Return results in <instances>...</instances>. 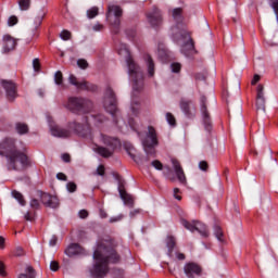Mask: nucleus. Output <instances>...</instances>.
Segmentation results:
<instances>
[{
    "instance_id": "obj_1",
    "label": "nucleus",
    "mask_w": 278,
    "mask_h": 278,
    "mask_svg": "<svg viewBox=\"0 0 278 278\" xmlns=\"http://www.w3.org/2000/svg\"><path fill=\"white\" fill-rule=\"evenodd\" d=\"M116 247L118 243L114 239L102 240L97 250L93 252V258H96L97 264L91 270L92 277L101 278L108 275L109 264H118L121 262V255L116 252Z\"/></svg>"
},
{
    "instance_id": "obj_2",
    "label": "nucleus",
    "mask_w": 278,
    "mask_h": 278,
    "mask_svg": "<svg viewBox=\"0 0 278 278\" xmlns=\"http://www.w3.org/2000/svg\"><path fill=\"white\" fill-rule=\"evenodd\" d=\"M0 155L5 157L4 167L9 172L15 170L21 173L31 166L29 156L25 152L16 149V141L12 138H5L0 143Z\"/></svg>"
},
{
    "instance_id": "obj_3",
    "label": "nucleus",
    "mask_w": 278,
    "mask_h": 278,
    "mask_svg": "<svg viewBox=\"0 0 278 278\" xmlns=\"http://www.w3.org/2000/svg\"><path fill=\"white\" fill-rule=\"evenodd\" d=\"M118 54L126 56L128 75L131 77L134 81V92H140V90L144 88V83L142 81L143 76L142 72L140 71V67L136 64V62H134V59H131V56L129 55V50L127 49V46H122V48L118 50Z\"/></svg>"
},
{
    "instance_id": "obj_4",
    "label": "nucleus",
    "mask_w": 278,
    "mask_h": 278,
    "mask_svg": "<svg viewBox=\"0 0 278 278\" xmlns=\"http://www.w3.org/2000/svg\"><path fill=\"white\" fill-rule=\"evenodd\" d=\"M172 31L174 36H180L187 42L182 46L181 51L185 55H190L194 51V41L190 37V33H188V29H186V25L178 24L172 28Z\"/></svg>"
},
{
    "instance_id": "obj_5",
    "label": "nucleus",
    "mask_w": 278,
    "mask_h": 278,
    "mask_svg": "<svg viewBox=\"0 0 278 278\" xmlns=\"http://www.w3.org/2000/svg\"><path fill=\"white\" fill-rule=\"evenodd\" d=\"M67 108L74 113L88 114V112H92V108H94V104L88 99L70 98L67 102Z\"/></svg>"
},
{
    "instance_id": "obj_6",
    "label": "nucleus",
    "mask_w": 278,
    "mask_h": 278,
    "mask_svg": "<svg viewBox=\"0 0 278 278\" xmlns=\"http://www.w3.org/2000/svg\"><path fill=\"white\" fill-rule=\"evenodd\" d=\"M142 144L147 155H155V149L153 147H157V132L152 126L148 127V134Z\"/></svg>"
},
{
    "instance_id": "obj_7",
    "label": "nucleus",
    "mask_w": 278,
    "mask_h": 278,
    "mask_svg": "<svg viewBox=\"0 0 278 278\" xmlns=\"http://www.w3.org/2000/svg\"><path fill=\"white\" fill-rule=\"evenodd\" d=\"M68 128L74 131V134H77V136H81L83 138H86V136H90L91 128L90 123H88V117H84L83 122L74 121L68 124Z\"/></svg>"
},
{
    "instance_id": "obj_8",
    "label": "nucleus",
    "mask_w": 278,
    "mask_h": 278,
    "mask_svg": "<svg viewBox=\"0 0 278 278\" xmlns=\"http://www.w3.org/2000/svg\"><path fill=\"white\" fill-rule=\"evenodd\" d=\"M123 16V9L115 4H110L108 7L106 21L115 27L118 28L121 26V17Z\"/></svg>"
},
{
    "instance_id": "obj_9",
    "label": "nucleus",
    "mask_w": 278,
    "mask_h": 278,
    "mask_svg": "<svg viewBox=\"0 0 278 278\" xmlns=\"http://www.w3.org/2000/svg\"><path fill=\"white\" fill-rule=\"evenodd\" d=\"M181 225L185 227V229H188V231H191V233H194V231H199L202 238H207V236H210V231H207V227L205 226V224L201 222H197V220L188 222L186 219H182Z\"/></svg>"
},
{
    "instance_id": "obj_10",
    "label": "nucleus",
    "mask_w": 278,
    "mask_h": 278,
    "mask_svg": "<svg viewBox=\"0 0 278 278\" xmlns=\"http://www.w3.org/2000/svg\"><path fill=\"white\" fill-rule=\"evenodd\" d=\"M206 103H207V98H205V96H202L200 98V112L202 116V123L206 131H212V115H210V111H207Z\"/></svg>"
},
{
    "instance_id": "obj_11",
    "label": "nucleus",
    "mask_w": 278,
    "mask_h": 278,
    "mask_svg": "<svg viewBox=\"0 0 278 278\" xmlns=\"http://www.w3.org/2000/svg\"><path fill=\"white\" fill-rule=\"evenodd\" d=\"M104 109L109 114H116V94L110 87L106 88L104 93Z\"/></svg>"
},
{
    "instance_id": "obj_12",
    "label": "nucleus",
    "mask_w": 278,
    "mask_h": 278,
    "mask_svg": "<svg viewBox=\"0 0 278 278\" xmlns=\"http://www.w3.org/2000/svg\"><path fill=\"white\" fill-rule=\"evenodd\" d=\"M0 84L3 88V90L5 91V97H7L8 101H14L16 99V97H18L17 87L14 81L8 80V79H2V80H0Z\"/></svg>"
},
{
    "instance_id": "obj_13",
    "label": "nucleus",
    "mask_w": 278,
    "mask_h": 278,
    "mask_svg": "<svg viewBox=\"0 0 278 278\" xmlns=\"http://www.w3.org/2000/svg\"><path fill=\"white\" fill-rule=\"evenodd\" d=\"M184 273L187 278H199L203 275V267L197 263H186L184 266Z\"/></svg>"
},
{
    "instance_id": "obj_14",
    "label": "nucleus",
    "mask_w": 278,
    "mask_h": 278,
    "mask_svg": "<svg viewBox=\"0 0 278 278\" xmlns=\"http://www.w3.org/2000/svg\"><path fill=\"white\" fill-rule=\"evenodd\" d=\"M100 142L104 144V147H108L109 149H113V151H116V149L121 147L119 138L112 137L105 134H100Z\"/></svg>"
},
{
    "instance_id": "obj_15",
    "label": "nucleus",
    "mask_w": 278,
    "mask_h": 278,
    "mask_svg": "<svg viewBox=\"0 0 278 278\" xmlns=\"http://www.w3.org/2000/svg\"><path fill=\"white\" fill-rule=\"evenodd\" d=\"M68 81L70 84H72V86H76L77 90H91L94 91L97 90V86L84 80V81H77V77H75V75H70L68 77Z\"/></svg>"
},
{
    "instance_id": "obj_16",
    "label": "nucleus",
    "mask_w": 278,
    "mask_h": 278,
    "mask_svg": "<svg viewBox=\"0 0 278 278\" xmlns=\"http://www.w3.org/2000/svg\"><path fill=\"white\" fill-rule=\"evenodd\" d=\"M148 22L152 27H160L162 25V12L160 9L154 8L152 12L148 13Z\"/></svg>"
},
{
    "instance_id": "obj_17",
    "label": "nucleus",
    "mask_w": 278,
    "mask_h": 278,
    "mask_svg": "<svg viewBox=\"0 0 278 278\" xmlns=\"http://www.w3.org/2000/svg\"><path fill=\"white\" fill-rule=\"evenodd\" d=\"M16 49V40L12 35H3L2 37V51L3 53H10Z\"/></svg>"
},
{
    "instance_id": "obj_18",
    "label": "nucleus",
    "mask_w": 278,
    "mask_h": 278,
    "mask_svg": "<svg viewBox=\"0 0 278 278\" xmlns=\"http://www.w3.org/2000/svg\"><path fill=\"white\" fill-rule=\"evenodd\" d=\"M50 132L54 138H71V136H73V132L70 129L63 128L59 125L51 126Z\"/></svg>"
},
{
    "instance_id": "obj_19",
    "label": "nucleus",
    "mask_w": 278,
    "mask_h": 278,
    "mask_svg": "<svg viewBox=\"0 0 278 278\" xmlns=\"http://www.w3.org/2000/svg\"><path fill=\"white\" fill-rule=\"evenodd\" d=\"M256 110L257 112H266V100L264 99V86H257L256 96Z\"/></svg>"
},
{
    "instance_id": "obj_20",
    "label": "nucleus",
    "mask_w": 278,
    "mask_h": 278,
    "mask_svg": "<svg viewBox=\"0 0 278 278\" xmlns=\"http://www.w3.org/2000/svg\"><path fill=\"white\" fill-rule=\"evenodd\" d=\"M41 203L46 205V207H60V200L55 195H51L49 193H43L41 195Z\"/></svg>"
},
{
    "instance_id": "obj_21",
    "label": "nucleus",
    "mask_w": 278,
    "mask_h": 278,
    "mask_svg": "<svg viewBox=\"0 0 278 278\" xmlns=\"http://www.w3.org/2000/svg\"><path fill=\"white\" fill-rule=\"evenodd\" d=\"M172 164L174 166V170L176 173V177L178 181H180L181 184H184V186H186L187 184L186 174L184 173V168L181 167V164L176 159H172Z\"/></svg>"
},
{
    "instance_id": "obj_22",
    "label": "nucleus",
    "mask_w": 278,
    "mask_h": 278,
    "mask_svg": "<svg viewBox=\"0 0 278 278\" xmlns=\"http://www.w3.org/2000/svg\"><path fill=\"white\" fill-rule=\"evenodd\" d=\"M83 252H84V249H81L79 244L72 243L65 250V255H67V257H75V255H80V253Z\"/></svg>"
},
{
    "instance_id": "obj_23",
    "label": "nucleus",
    "mask_w": 278,
    "mask_h": 278,
    "mask_svg": "<svg viewBox=\"0 0 278 278\" xmlns=\"http://www.w3.org/2000/svg\"><path fill=\"white\" fill-rule=\"evenodd\" d=\"M96 153H98V155H100L101 157H112V155H114V151L116 150H113L112 148H105L103 146H98L96 147L94 149Z\"/></svg>"
},
{
    "instance_id": "obj_24",
    "label": "nucleus",
    "mask_w": 278,
    "mask_h": 278,
    "mask_svg": "<svg viewBox=\"0 0 278 278\" xmlns=\"http://www.w3.org/2000/svg\"><path fill=\"white\" fill-rule=\"evenodd\" d=\"M146 64L148 66V73L150 77H153L155 75V63L153 62V59L151 55L147 54L144 56Z\"/></svg>"
},
{
    "instance_id": "obj_25",
    "label": "nucleus",
    "mask_w": 278,
    "mask_h": 278,
    "mask_svg": "<svg viewBox=\"0 0 278 278\" xmlns=\"http://www.w3.org/2000/svg\"><path fill=\"white\" fill-rule=\"evenodd\" d=\"M45 18V14L37 15L33 23L30 24V31H36L38 27L42 25V20Z\"/></svg>"
},
{
    "instance_id": "obj_26",
    "label": "nucleus",
    "mask_w": 278,
    "mask_h": 278,
    "mask_svg": "<svg viewBox=\"0 0 278 278\" xmlns=\"http://www.w3.org/2000/svg\"><path fill=\"white\" fill-rule=\"evenodd\" d=\"M118 192L123 201H125L126 203H131V195H129L127 191H125L123 182H119Z\"/></svg>"
},
{
    "instance_id": "obj_27",
    "label": "nucleus",
    "mask_w": 278,
    "mask_h": 278,
    "mask_svg": "<svg viewBox=\"0 0 278 278\" xmlns=\"http://www.w3.org/2000/svg\"><path fill=\"white\" fill-rule=\"evenodd\" d=\"M27 274H20L17 278H36V269L33 266H26Z\"/></svg>"
},
{
    "instance_id": "obj_28",
    "label": "nucleus",
    "mask_w": 278,
    "mask_h": 278,
    "mask_svg": "<svg viewBox=\"0 0 278 278\" xmlns=\"http://www.w3.org/2000/svg\"><path fill=\"white\" fill-rule=\"evenodd\" d=\"M15 129H16L17 134H20V136H23V135L29 132V126H27V124H25V123H17L15 125Z\"/></svg>"
},
{
    "instance_id": "obj_29",
    "label": "nucleus",
    "mask_w": 278,
    "mask_h": 278,
    "mask_svg": "<svg viewBox=\"0 0 278 278\" xmlns=\"http://www.w3.org/2000/svg\"><path fill=\"white\" fill-rule=\"evenodd\" d=\"M12 197L20 203V205H22V206L26 205L25 198L23 197V193L16 191V190H13Z\"/></svg>"
},
{
    "instance_id": "obj_30",
    "label": "nucleus",
    "mask_w": 278,
    "mask_h": 278,
    "mask_svg": "<svg viewBox=\"0 0 278 278\" xmlns=\"http://www.w3.org/2000/svg\"><path fill=\"white\" fill-rule=\"evenodd\" d=\"M18 7H20V10H22V12H27V10L31 8V0H20Z\"/></svg>"
},
{
    "instance_id": "obj_31",
    "label": "nucleus",
    "mask_w": 278,
    "mask_h": 278,
    "mask_svg": "<svg viewBox=\"0 0 278 278\" xmlns=\"http://www.w3.org/2000/svg\"><path fill=\"white\" fill-rule=\"evenodd\" d=\"M166 244H167L168 253H173V249H175V244H177L175 237L173 236L167 237Z\"/></svg>"
},
{
    "instance_id": "obj_32",
    "label": "nucleus",
    "mask_w": 278,
    "mask_h": 278,
    "mask_svg": "<svg viewBox=\"0 0 278 278\" xmlns=\"http://www.w3.org/2000/svg\"><path fill=\"white\" fill-rule=\"evenodd\" d=\"M214 236L217 238V240L219 242H224L225 241L223 239L225 235L223 233V228H220V226H215L214 227Z\"/></svg>"
},
{
    "instance_id": "obj_33",
    "label": "nucleus",
    "mask_w": 278,
    "mask_h": 278,
    "mask_svg": "<svg viewBox=\"0 0 278 278\" xmlns=\"http://www.w3.org/2000/svg\"><path fill=\"white\" fill-rule=\"evenodd\" d=\"M180 109L187 116L190 115V101L181 100Z\"/></svg>"
},
{
    "instance_id": "obj_34",
    "label": "nucleus",
    "mask_w": 278,
    "mask_h": 278,
    "mask_svg": "<svg viewBox=\"0 0 278 278\" xmlns=\"http://www.w3.org/2000/svg\"><path fill=\"white\" fill-rule=\"evenodd\" d=\"M163 175L169 179V181H175V175H173V169H170L169 166L164 167Z\"/></svg>"
},
{
    "instance_id": "obj_35",
    "label": "nucleus",
    "mask_w": 278,
    "mask_h": 278,
    "mask_svg": "<svg viewBox=\"0 0 278 278\" xmlns=\"http://www.w3.org/2000/svg\"><path fill=\"white\" fill-rule=\"evenodd\" d=\"M88 18H94L96 16H99V8L92 7L87 11Z\"/></svg>"
},
{
    "instance_id": "obj_36",
    "label": "nucleus",
    "mask_w": 278,
    "mask_h": 278,
    "mask_svg": "<svg viewBox=\"0 0 278 278\" xmlns=\"http://www.w3.org/2000/svg\"><path fill=\"white\" fill-rule=\"evenodd\" d=\"M54 81H55L56 86H62V84H63V81H64V77H63L61 71H58V72L54 74Z\"/></svg>"
},
{
    "instance_id": "obj_37",
    "label": "nucleus",
    "mask_w": 278,
    "mask_h": 278,
    "mask_svg": "<svg viewBox=\"0 0 278 278\" xmlns=\"http://www.w3.org/2000/svg\"><path fill=\"white\" fill-rule=\"evenodd\" d=\"M60 38L63 39V40H71L72 34H71V31L64 29V30L61 31Z\"/></svg>"
},
{
    "instance_id": "obj_38",
    "label": "nucleus",
    "mask_w": 278,
    "mask_h": 278,
    "mask_svg": "<svg viewBox=\"0 0 278 278\" xmlns=\"http://www.w3.org/2000/svg\"><path fill=\"white\" fill-rule=\"evenodd\" d=\"M151 165L156 169V170H164V165L162 162L154 160L152 161Z\"/></svg>"
},
{
    "instance_id": "obj_39",
    "label": "nucleus",
    "mask_w": 278,
    "mask_h": 278,
    "mask_svg": "<svg viewBox=\"0 0 278 278\" xmlns=\"http://www.w3.org/2000/svg\"><path fill=\"white\" fill-rule=\"evenodd\" d=\"M16 23H18V17H16L14 15L9 17V20H8L9 27H14V25H16Z\"/></svg>"
},
{
    "instance_id": "obj_40",
    "label": "nucleus",
    "mask_w": 278,
    "mask_h": 278,
    "mask_svg": "<svg viewBox=\"0 0 278 278\" xmlns=\"http://www.w3.org/2000/svg\"><path fill=\"white\" fill-rule=\"evenodd\" d=\"M66 189H67L70 192H76V191H77V184H75V182H73V181L67 182Z\"/></svg>"
},
{
    "instance_id": "obj_41",
    "label": "nucleus",
    "mask_w": 278,
    "mask_h": 278,
    "mask_svg": "<svg viewBox=\"0 0 278 278\" xmlns=\"http://www.w3.org/2000/svg\"><path fill=\"white\" fill-rule=\"evenodd\" d=\"M77 66H79V68L86 70L88 68V61H86L85 59H79L77 61Z\"/></svg>"
},
{
    "instance_id": "obj_42",
    "label": "nucleus",
    "mask_w": 278,
    "mask_h": 278,
    "mask_svg": "<svg viewBox=\"0 0 278 278\" xmlns=\"http://www.w3.org/2000/svg\"><path fill=\"white\" fill-rule=\"evenodd\" d=\"M139 109H140V102L132 100L131 110H132L134 114H138Z\"/></svg>"
},
{
    "instance_id": "obj_43",
    "label": "nucleus",
    "mask_w": 278,
    "mask_h": 278,
    "mask_svg": "<svg viewBox=\"0 0 278 278\" xmlns=\"http://www.w3.org/2000/svg\"><path fill=\"white\" fill-rule=\"evenodd\" d=\"M50 269L53 270V273H58V270H60V263L52 261L50 263Z\"/></svg>"
},
{
    "instance_id": "obj_44",
    "label": "nucleus",
    "mask_w": 278,
    "mask_h": 278,
    "mask_svg": "<svg viewBox=\"0 0 278 278\" xmlns=\"http://www.w3.org/2000/svg\"><path fill=\"white\" fill-rule=\"evenodd\" d=\"M170 68H172V73H179V71H181V64L180 63H172Z\"/></svg>"
},
{
    "instance_id": "obj_45",
    "label": "nucleus",
    "mask_w": 278,
    "mask_h": 278,
    "mask_svg": "<svg viewBox=\"0 0 278 278\" xmlns=\"http://www.w3.org/2000/svg\"><path fill=\"white\" fill-rule=\"evenodd\" d=\"M33 67L36 73L40 71V59L33 60Z\"/></svg>"
},
{
    "instance_id": "obj_46",
    "label": "nucleus",
    "mask_w": 278,
    "mask_h": 278,
    "mask_svg": "<svg viewBox=\"0 0 278 278\" xmlns=\"http://www.w3.org/2000/svg\"><path fill=\"white\" fill-rule=\"evenodd\" d=\"M173 17L175 18V21H178V18H181V8L174 9Z\"/></svg>"
},
{
    "instance_id": "obj_47",
    "label": "nucleus",
    "mask_w": 278,
    "mask_h": 278,
    "mask_svg": "<svg viewBox=\"0 0 278 278\" xmlns=\"http://www.w3.org/2000/svg\"><path fill=\"white\" fill-rule=\"evenodd\" d=\"M166 121L169 125H175V116L170 113L166 114Z\"/></svg>"
},
{
    "instance_id": "obj_48",
    "label": "nucleus",
    "mask_w": 278,
    "mask_h": 278,
    "mask_svg": "<svg viewBox=\"0 0 278 278\" xmlns=\"http://www.w3.org/2000/svg\"><path fill=\"white\" fill-rule=\"evenodd\" d=\"M15 255L16 257H23V255H25V250H23L21 247H17L15 249Z\"/></svg>"
},
{
    "instance_id": "obj_49",
    "label": "nucleus",
    "mask_w": 278,
    "mask_h": 278,
    "mask_svg": "<svg viewBox=\"0 0 278 278\" xmlns=\"http://www.w3.org/2000/svg\"><path fill=\"white\" fill-rule=\"evenodd\" d=\"M97 175H100V177H103V175H105V166L99 165L97 168Z\"/></svg>"
},
{
    "instance_id": "obj_50",
    "label": "nucleus",
    "mask_w": 278,
    "mask_h": 278,
    "mask_svg": "<svg viewBox=\"0 0 278 278\" xmlns=\"http://www.w3.org/2000/svg\"><path fill=\"white\" fill-rule=\"evenodd\" d=\"M30 207H33V210H38V207H40V202H38L36 199H33L30 201Z\"/></svg>"
},
{
    "instance_id": "obj_51",
    "label": "nucleus",
    "mask_w": 278,
    "mask_h": 278,
    "mask_svg": "<svg viewBox=\"0 0 278 278\" xmlns=\"http://www.w3.org/2000/svg\"><path fill=\"white\" fill-rule=\"evenodd\" d=\"M199 168H200V170H207V168H208L207 162L201 161L199 163Z\"/></svg>"
},
{
    "instance_id": "obj_52",
    "label": "nucleus",
    "mask_w": 278,
    "mask_h": 278,
    "mask_svg": "<svg viewBox=\"0 0 278 278\" xmlns=\"http://www.w3.org/2000/svg\"><path fill=\"white\" fill-rule=\"evenodd\" d=\"M0 275H1V277H5V275H7L5 265L3 264V262H0Z\"/></svg>"
},
{
    "instance_id": "obj_53",
    "label": "nucleus",
    "mask_w": 278,
    "mask_h": 278,
    "mask_svg": "<svg viewBox=\"0 0 278 278\" xmlns=\"http://www.w3.org/2000/svg\"><path fill=\"white\" fill-rule=\"evenodd\" d=\"M92 29L93 31H103V24H94Z\"/></svg>"
},
{
    "instance_id": "obj_54",
    "label": "nucleus",
    "mask_w": 278,
    "mask_h": 278,
    "mask_svg": "<svg viewBox=\"0 0 278 278\" xmlns=\"http://www.w3.org/2000/svg\"><path fill=\"white\" fill-rule=\"evenodd\" d=\"M56 179H59L60 181H66L67 177L65 176L64 173H58Z\"/></svg>"
},
{
    "instance_id": "obj_55",
    "label": "nucleus",
    "mask_w": 278,
    "mask_h": 278,
    "mask_svg": "<svg viewBox=\"0 0 278 278\" xmlns=\"http://www.w3.org/2000/svg\"><path fill=\"white\" fill-rule=\"evenodd\" d=\"M79 218H88V211L81 210L78 213Z\"/></svg>"
},
{
    "instance_id": "obj_56",
    "label": "nucleus",
    "mask_w": 278,
    "mask_h": 278,
    "mask_svg": "<svg viewBox=\"0 0 278 278\" xmlns=\"http://www.w3.org/2000/svg\"><path fill=\"white\" fill-rule=\"evenodd\" d=\"M97 123H105V117L101 114L94 116Z\"/></svg>"
},
{
    "instance_id": "obj_57",
    "label": "nucleus",
    "mask_w": 278,
    "mask_h": 278,
    "mask_svg": "<svg viewBox=\"0 0 278 278\" xmlns=\"http://www.w3.org/2000/svg\"><path fill=\"white\" fill-rule=\"evenodd\" d=\"M50 247H55L58 244V237L53 236L49 241Z\"/></svg>"
},
{
    "instance_id": "obj_58",
    "label": "nucleus",
    "mask_w": 278,
    "mask_h": 278,
    "mask_svg": "<svg viewBox=\"0 0 278 278\" xmlns=\"http://www.w3.org/2000/svg\"><path fill=\"white\" fill-rule=\"evenodd\" d=\"M179 194V188H174V198L177 199V201H181V195Z\"/></svg>"
},
{
    "instance_id": "obj_59",
    "label": "nucleus",
    "mask_w": 278,
    "mask_h": 278,
    "mask_svg": "<svg viewBox=\"0 0 278 278\" xmlns=\"http://www.w3.org/2000/svg\"><path fill=\"white\" fill-rule=\"evenodd\" d=\"M62 160L63 162H66V163L71 162V154L68 153L62 154Z\"/></svg>"
},
{
    "instance_id": "obj_60",
    "label": "nucleus",
    "mask_w": 278,
    "mask_h": 278,
    "mask_svg": "<svg viewBox=\"0 0 278 278\" xmlns=\"http://www.w3.org/2000/svg\"><path fill=\"white\" fill-rule=\"evenodd\" d=\"M118 220H123V215H119L117 217H112L110 219V223H118Z\"/></svg>"
},
{
    "instance_id": "obj_61",
    "label": "nucleus",
    "mask_w": 278,
    "mask_h": 278,
    "mask_svg": "<svg viewBox=\"0 0 278 278\" xmlns=\"http://www.w3.org/2000/svg\"><path fill=\"white\" fill-rule=\"evenodd\" d=\"M257 81H260V75L255 74L251 81L252 86H255V84H257Z\"/></svg>"
},
{
    "instance_id": "obj_62",
    "label": "nucleus",
    "mask_w": 278,
    "mask_h": 278,
    "mask_svg": "<svg viewBox=\"0 0 278 278\" xmlns=\"http://www.w3.org/2000/svg\"><path fill=\"white\" fill-rule=\"evenodd\" d=\"M4 247H5V239L2 236H0V249H4Z\"/></svg>"
},
{
    "instance_id": "obj_63",
    "label": "nucleus",
    "mask_w": 278,
    "mask_h": 278,
    "mask_svg": "<svg viewBox=\"0 0 278 278\" xmlns=\"http://www.w3.org/2000/svg\"><path fill=\"white\" fill-rule=\"evenodd\" d=\"M177 260H186V254H184V253H178V254H177Z\"/></svg>"
},
{
    "instance_id": "obj_64",
    "label": "nucleus",
    "mask_w": 278,
    "mask_h": 278,
    "mask_svg": "<svg viewBox=\"0 0 278 278\" xmlns=\"http://www.w3.org/2000/svg\"><path fill=\"white\" fill-rule=\"evenodd\" d=\"M24 218H25V220H31V215H29V212H27V213L24 215Z\"/></svg>"
}]
</instances>
